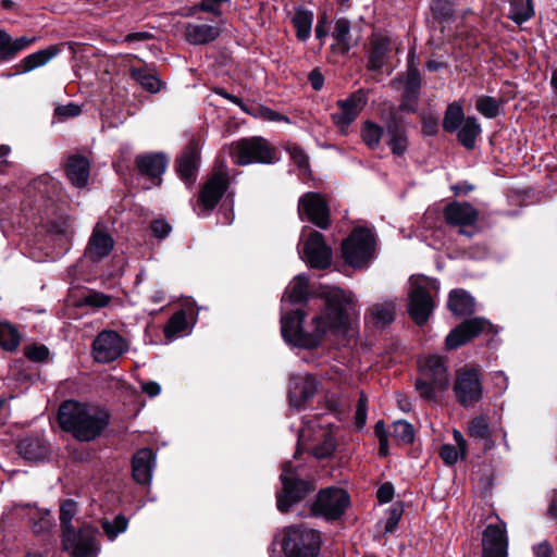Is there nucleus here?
<instances>
[{"mask_svg": "<svg viewBox=\"0 0 557 557\" xmlns=\"http://www.w3.org/2000/svg\"><path fill=\"white\" fill-rule=\"evenodd\" d=\"M20 334L9 323H0V346L9 351L14 350L20 344Z\"/></svg>", "mask_w": 557, "mask_h": 557, "instance_id": "obj_43", "label": "nucleus"}, {"mask_svg": "<svg viewBox=\"0 0 557 557\" xmlns=\"http://www.w3.org/2000/svg\"><path fill=\"white\" fill-rule=\"evenodd\" d=\"M35 513L40 516V520L39 522L37 523H34L33 524V530L35 533H40V532H45L47 530H49V528L51 527V522H50V519H49V512H40L39 510H35Z\"/></svg>", "mask_w": 557, "mask_h": 557, "instance_id": "obj_62", "label": "nucleus"}, {"mask_svg": "<svg viewBox=\"0 0 557 557\" xmlns=\"http://www.w3.org/2000/svg\"><path fill=\"white\" fill-rule=\"evenodd\" d=\"M151 230L153 234L159 238H164L170 233V225L163 220H156L151 224Z\"/></svg>", "mask_w": 557, "mask_h": 557, "instance_id": "obj_63", "label": "nucleus"}, {"mask_svg": "<svg viewBox=\"0 0 557 557\" xmlns=\"http://www.w3.org/2000/svg\"><path fill=\"white\" fill-rule=\"evenodd\" d=\"M349 504L348 494L338 487L322 490L317 497L313 509L327 519L341 517Z\"/></svg>", "mask_w": 557, "mask_h": 557, "instance_id": "obj_13", "label": "nucleus"}, {"mask_svg": "<svg viewBox=\"0 0 557 557\" xmlns=\"http://www.w3.org/2000/svg\"><path fill=\"white\" fill-rule=\"evenodd\" d=\"M367 101L368 99L363 90H358L347 99L337 101L338 111L332 114L333 123L342 132H345L357 119Z\"/></svg>", "mask_w": 557, "mask_h": 557, "instance_id": "obj_15", "label": "nucleus"}, {"mask_svg": "<svg viewBox=\"0 0 557 557\" xmlns=\"http://www.w3.org/2000/svg\"><path fill=\"white\" fill-rule=\"evenodd\" d=\"M320 534L302 525L287 528L281 542L287 557H315L320 550Z\"/></svg>", "mask_w": 557, "mask_h": 557, "instance_id": "obj_4", "label": "nucleus"}, {"mask_svg": "<svg viewBox=\"0 0 557 557\" xmlns=\"http://www.w3.org/2000/svg\"><path fill=\"white\" fill-rule=\"evenodd\" d=\"M77 505L72 499H66L62 503L60 508V521L62 531H66L67 529H74L71 524L72 519L76 515Z\"/></svg>", "mask_w": 557, "mask_h": 557, "instance_id": "obj_49", "label": "nucleus"}, {"mask_svg": "<svg viewBox=\"0 0 557 557\" xmlns=\"http://www.w3.org/2000/svg\"><path fill=\"white\" fill-rule=\"evenodd\" d=\"M168 161L163 154L149 153L136 158L138 171L153 181L156 185L160 184V176L166 169Z\"/></svg>", "mask_w": 557, "mask_h": 557, "instance_id": "obj_24", "label": "nucleus"}, {"mask_svg": "<svg viewBox=\"0 0 557 557\" xmlns=\"http://www.w3.org/2000/svg\"><path fill=\"white\" fill-rule=\"evenodd\" d=\"M298 212L320 228L329 226L330 212L325 200L315 193H308L299 199Z\"/></svg>", "mask_w": 557, "mask_h": 557, "instance_id": "obj_16", "label": "nucleus"}, {"mask_svg": "<svg viewBox=\"0 0 557 557\" xmlns=\"http://www.w3.org/2000/svg\"><path fill=\"white\" fill-rule=\"evenodd\" d=\"M349 33L350 26L348 21L344 18L337 20L333 30V38L335 39L334 50L346 53L350 49Z\"/></svg>", "mask_w": 557, "mask_h": 557, "instance_id": "obj_39", "label": "nucleus"}, {"mask_svg": "<svg viewBox=\"0 0 557 557\" xmlns=\"http://www.w3.org/2000/svg\"><path fill=\"white\" fill-rule=\"evenodd\" d=\"M114 242L101 223H97L89 238L85 255L92 261H100L113 249Z\"/></svg>", "mask_w": 557, "mask_h": 557, "instance_id": "obj_22", "label": "nucleus"}, {"mask_svg": "<svg viewBox=\"0 0 557 557\" xmlns=\"http://www.w3.org/2000/svg\"><path fill=\"white\" fill-rule=\"evenodd\" d=\"M534 15L532 0H511L508 16L517 24L530 20Z\"/></svg>", "mask_w": 557, "mask_h": 557, "instance_id": "obj_40", "label": "nucleus"}, {"mask_svg": "<svg viewBox=\"0 0 557 557\" xmlns=\"http://www.w3.org/2000/svg\"><path fill=\"white\" fill-rule=\"evenodd\" d=\"M220 35V29L207 24H188L185 27V38L189 44L203 45L214 40Z\"/></svg>", "mask_w": 557, "mask_h": 557, "instance_id": "obj_28", "label": "nucleus"}, {"mask_svg": "<svg viewBox=\"0 0 557 557\" xmlns=\"http://www.w3.org/2000/svg\"><path fill=\"white\" fill-rule=\"evenodd\" d=\"M128 520L123 515H117L113 521L104 520L102 529L110 541H113L119 534L126 531Z\"/></svg>", "mask_w": 557, "mask_h": 557, "instance_id": "obj_47", "label": "nucleus"}, {"mask_svg": "<svg viewBox=\"0 0 557 557\" xmlns=\"http://www.w3.org/2000/svg\"><path fill=\"white\" fill-rule=\"evenodd\" d=\"M421 375L433 382L438 389H446L449 384L446 360L437 355H430L420 361Z\"/></svg>", "mask_w": 557, "mask_h": 557, "instance_id": "obj_21", "label": "nucleus"}, {"mask_svg": "<svg viewBox=\"0 0 557 557\" xmlns=\"http://www.w3.org/2000/svg\"><path fill=\"white\" fill-rule=\"evenodd\" d=\"M420 86L421 77L418 69L409 66L405 83L404 100L400 104L401 111H416Z\"/></svg>", "mask_w": 557, "mask_h": 557, "instance_id": "obj_26", "label": "nucleus"}, {"mask_svg": "<svg viewBox=\"0 0 557 557\" xmlns=\"http://www.w3.org/2000/svg\"><path fill=\"white\" fill-rule=\"evenodd\" d=\"M230 0H202L199 4L201 11L213 13L214 15L221 14V5Z\"/></svg>", "mask_w": 557, "mask_h": 557, "instance_id": "obj_57", "label": "nucleus"}, {"mask_svg": "<svg viewBox=\"0 0 557 557\" xmlns=\"http://www.w3.org/2000/svg\"><path fill=\"white\" fill-rule=\"evenodd\" d=\"M289 154H290L292 159L294 160V162L299 168H304V169L307 168V165H308V157H307L305 151L299 146H293L289 149Z\"/></svg>", "mask_w": 557, "mask_h": 557, "instance_id": "obj_58", "label": "nucleus"}, {"mask_svg": "<svg viewBox=\"0 0 557 557\" xmlns=\"http://www.w3.org/2000/svg\"><path fill=\"white\" fill-rule=\"evenodd\" d=\"M199 159V149L195 143H190L177 159V173L187 186L196 181Z\"/></svg>", "mask_w": 557, "mask_h": 557, "instance_id": "obj_23", "label": "nucleus"}, {"mask_svg": "<svg viewBox=\"0 0 557 557\" xmlns=\"http://www.w3.org/2000/svg\"><path fill=\"white\" fill-rule=\"evenodd\" d=\"M54 113L61 121H63L69 117L78 116L82 113V109L78 104L69 103L57 107Z\"/></svg>", "mask_w": 557, "mask_h": 557, "instance_id": "obj_54", "label": "nucleus"}, {"mask_svg": "<svg viewBox=\"0 0 557 557\" xmlns=\"http://www.w3.org/2000/svg\"><path fill=\"white\" fill-rule=\"evenodd\" d=\"M382 134L383 128L370 121L366 122L361 129L362 140L371 149H374L379 146Z\"/></svg>", "mask_w": 557, "mask_h": 557, "instance_id": "obj_45", "label": "nucleus"}, {"mask_svg": "<svg viewBox=\"0 0 557 557\" xmlns=\"http://www.w3.org/2000/svg\"><path fill=\"white\" fill-rule=\"evenodd\" d=\"M374 251V235L368 228H355L343 242L342 252L346 263L354 268L366 265Z\"/></svg>", "mask_w": 557, "mask_h": 557, "instance_id": "obj_6", "label": "nucleus"}, {"mask_svg": "<svg viewBox=\"0 0 557 557\" xmlns=\"http://www.w3.org/2000/svg\"><path fill=\"white\" fill-rule=\"evenodd\" d=\"M96 534L97 530L90 525H83L78 532L67 529L62 536L63 547L73 557L92 556L98 550Z\"/></svg>", "mask_w": 557, "mask_h": 557, "instance_id": "obj_11", "label": "nucleus"}, {"mask_svg": "<svg viewBox=\"0 0 557 557\" xmlns=\"http://www.w3.org/2000/svg\"><path fill=\"white\" fill-rule=\"evenodd\" d=\"M187 330V320L184 311H177L172 315L169 323L164 329L165 337L169 341L174 339L180 334L186 332Z\"/></svg>", "mask_w": 557, "mask_h": 557, "instance_id": "obj_42", "label": "nucleus"}, {"mask_svg": "<svg viewBox=\"0 0 557 557\" xmlns=\"http://www.w3.org/2000/svg\"><path fill=\"white\" fill-rule=\"evenodd\" d=\"M12 44L11 36L5 30L0 29V57L2 60L13 59Z\"/></svg>", "mask_w": 557, "mask_h": 557, "instance_id": "obj_52", "label": "nucleus"}, {"mask_svg": "<svg viewBox=\"0 0 557 557\" xmlns=\"http://www.w3.org/2000/svg\"><path fill=\"white\" fill-rule=\"evenodd\" d=\"M448 308L456 315L470 314L474 310V300L466 290L455 289L449 294Z\"/></svg>", "mask_w": 557, "mask_h": 557, "instance_id": "obj_31", "label": "nucleus"}, {"mask_svg": "<svg viewBox=\"0 0 557 557\" xmlns=\"http://www.w3.org/2000/svg\"><path fill=\"white\" fill-rule=\"evenodd\" d=\"M444 215L448 224L460 227V234L472 236L473 232L463 230L466 226L473 225L478 218L479 212L469 202H453L446 206Z\"/></svg>", "mask_w": 557, "mask_h": 557, "instance_id": "obj_19", "label": "nucleus"}, {"mask_svg": "<svg viewBox=\"0 0 557 557\" xmlns=\"http://www.w3.org/2000/svg\"><path fill=\"white\" fill-rule=\"evenodd\" d=\"M371 52L369 57V66L371 70H379L383 66L387 52L389 51V38L375 34L371 40Z\"/></svg>", "mask_w": 557, "mask_h": 557, "instance_id": "obj_30", "label": "nucleus"}, {"mask_svg": "<svg viewBox=\"0 0 557 557\" xmlns=\"http://www.w3.org/2000/svg\"><path fill=\"white\" fill-rule=\"evenodd\" d=\"M230 186V175L224 164L215 166L201 188L199 206L203 211L209 212L215 208L224 193Z\"/></svg>", "mask_w": 557, "mask_h": 557, "instance_id": "obj_10", "label": "nucleus"}, {"mask_svg": "<svg viewBox=\"0 0 557 557\" xmlns=\"http://www.w3.org/2000/svg\"><path fill=\"white\" fill-rule=\"evenodd\" d=\"M454 393L457 401L463 407H470L481 400L483 385L480 370L463 367L456 373Z\"/></svg>", "mask_w": 557, "mask_h": 557, "instance_id": "obj_7", "label": "nucleus"}, {"mask_svg": "<svg viewBox=\"0 0 557 557\" xmlns=\"http://www.w3.org/2000/svg\"><path fill=\"white\" fill-rule=\"evenodd\" d=\"M534 557H552L553 548L548 542H542L533 547Z\"/></svg>", "mask_w": 557, "mask_h": 557, "instance_id": "obj_64", "label": "nucleus"}, {"mask_svg": "<svg viewBox=\"0 0 557 557\" xmlns=\"http://www.w3.org/2000/svg\"><path fill=\"white\" fill-rule=\"evenodd\" d=\"M491 329V323L482 318L467 320L447 335L446 347L455 349L481 333L490 332Z\"/></svg>", "mask_w": 557, "mask_h": 557, "instance_id": "obj_17", "label": "nucleus"}, {"mask_svg": "<svg viewBox=\"0 0 557 557\" xmlns=\"http://www.w3.org/2000/svg\"><path fill=\"white\" fill-rule=\"evenodd\" d=\"M367 397L364 394L360 395V398L356 408V424L359 428H362L366 424L367 420Z\"/></svg>", "mask_w": 557, "mask_h": 557, "instance_id": "obj_55", "label": "nucleus"}, {"mask_svg": "<svg viewBox=\"0 0 557 557\" xmlns=\"http://www.w3.org/2000/svg\"><path fill=\"white\" fill-rule=\"evenodd\" d=\"M388 146L391 147L393 153L397 156H401L408 146L407 136L404 131L397 128H389L388 131Z\"/></svg>", "mask_w": 557, "mask_h": 557, "instance_id": "obj_48", "label": "nucleus"}, {"mask_svg": "<svg viewBox=\"0 0 557 557\" xmlns=\"http://www.w3.org/2000/svg\"><path fill=\"white\" fill-rule=\"evenodd\" d=\"M457 131L458 140L461 145L467 149H472L478 136L481 134V126L475 117L468 116Z\"/></svg>", "mask_w": 557, "mask_h": 557, "instance_id": "obj_33", "label": "nucleus"}, {"mask_svg": "<svg viewBox=\"0 0 557 557\" xmlns=\"http://www.w3.org/2000/svg\"><path fill=\"white\" fill-rule=\"evenodd\" d=\"M318 389L315 379L310 374L294 375L289 384V404L296 409H300L311 399Z\"/></svg>", "mask_w": 557, "mask_h": 557, "instance_id": "obj_20", "label": "nucleus"}, {"mask_svg": "<svg viewBox=\"0 0 557 557\" xmlns=\"http://www.w3.org/2000/svg\"><path fill=\"white\" fill-rule=\"evenodd\" d=\"M330 423L315 425V423L306 425L298 437V448L307 442H312L311 450L315 458L323 459L330 457L335 449V440ZM299 449L297 450V453Z\"/></svg>", "mask_w": 557, "mask_h": 557, "instance_id": "obj_9", "label": "nucleus"}, {"mask_svg": "<svg viewBox=\"0 0 557 557\" xmlns=\"http://www.w3.org/2000/svg\"><path fill=\"white\" fill-rule=\"evenodd\" d=\"M109 301V296L98 292H92L86 297V304L97 308L106 307Z\"/></svg>", "mask_w": 557, "mask_h": 557, "instance_id": "obj_56", "label": "nucleus"}, {"mask_svg": "<svg viewBox=\"0 0 557 557\" xmlns=\"http://www.w3.org/2000/svg\"><path fill=\"white\" fill-rule=\"evenodd\" d=\"M370 315L375 325L384 327L394 320L395 304L392 301L375 304L370 309Z\"/></svg>", "mask_w": 557, "mask_h": 557, "instance_id": "obj_38", "label": "nucleus"}, {"mask_svg": "<svg viewBox=\"0 0 557 557\" xmlns=\"http://www.w3.org/2000/svg\"><path fill=\"white\" fill-rule=\"evenodd\" d=\"M17 448L20 455L28 461H40L48 455V446L46 442L40 438H24L20 442Z\"/></svg>", "mask_w": 557, "mask_h": 557, "instance_id": "obj_29", "label": "nucleus"}, {"mask_svg": "<svg viewBox=\"0 0 557 557\" xmlns=\"http://www.w3.org/2000/svg\"><path fill=\"white\" fill-rule=\"evenodd\" d=\"M25 356L36 362H41L48 359L49 350L44 345H32L25 347Z\"/></svg>", "mask_w": 557, "mask_h": 557, "instance_id": "obj_51", "label": "nucleus"}, {"mask_svg": "<svg viewBox=\"0 0 557 557\" xmlns=\"http://www.w3.org/2000/svg\"><path fill=\"white\" fill-rule=\"evenodd\" d=\"M499 101L490 96H481L476 99L475 109L487 119H494L499 113Z\"/></svg>", "mask_w": 557, "mask_h": 557, "instance_id": "obj_44", "label": "nucleus"}, {"mask_svg": "<svg viewBox=\"0 0 557 557\" xmlns=\"http://www.w3.org/2000/svg\"><path fill=\"white\" fill-rule=\"evenodd\" d=\"M400 517L401 511L398 508H393L389 510V516L384 528L386 533L393 532L397 528Z\"/></svg>", "mask_w": 557, "mask_h": 557, "instance_id": "obj_59", "label": "nucleus"}, {"mask_svg": "<svg viewBox=\"0 0 557 557\" xmlns=\"http://www.w3.org/2000/svg\"><path fill=\"white\" fill-rule=\"evenodd\" d=\"M66 176L76 187L86 186L89 177V162L84 157H71L66 165Z\"/></svg>", "mask_w": 557, "mask_h": 557, "instance_id": "obj_27", "label": "nucleus"}, {"mask_svg": "<svg viewBox=\"0 0 557 557\" xmlns=\"http://www.w3.org/2000/svg\"><path fill=\"white\" fill-rule=\"evenodd\" d=\"M296 36L299 40L305 41L311 35L313 12L305 9H298L292 17Z\"/></svg>", "mask_w": 557, "mask_h": 557, "instance_id": "obj_34", "label": "nucleus"}, {"mask_svg": "<svg viewBox=\"0 0 557 557\" xmlns=\"http://www.w3.org/2000/svg\"><path fill=\"white\" fill-rule=\"evenodd\" d=\"M468 434L474 440H484L485 449H492L494 442L491 437L490 423L486 416L473 418L468 425Z\"/></svg>", "mask_w": 557, "mask_h": 557, "instance_id": "obj_32", "label": "nucleus"}, {"mask_svg": "<svg viewBox=\"0 0 557 557\" xmlns=\"http://www.w3.org/2000/svg\"><path fill=\"white\" fill-rule=\"evenodd\" d=\"M440 456L446 465H454L457 462L460 450L453 445L444 444L440 448Z\"/></svg>", "mask_w": 557, "mask_h": 557, "instance_id": "obj_53", "label": "nucleus"}, {"mask_svg": "<svg viewBox=\"0 0 557 557\" xmlns=\"http://www.w3.org/2000/svg\"><path fill=\"white\" fill-rule=\"evenodd\" d=\"M440 284L434 278L422 275L410 277L409 314L417 324L428 321L434 309V300L431 290L437 292Z\"/></svg>", "mask_w": 557, "mask_h": 557, "instance_id": "obj_3", "label": "nucleus"}, {"mask_svg": "<svg viewBox=\"0 0 557 557\" xmlns=\"http://www.w3.org/2000/svg\"><path fill=\"white\" fill-rule=\"evenodd\" d=\"M283 490L277 494V509L286 512L312 490V485L295 478V469L290 462H285L281 474Z\"/></svg>", "mask_w": 557, "mask_h": 557, "instance_id": "obj_8", "label": "nucleus"}, {"mask_svg": "<svg viewBox=\"0 0 557 557\" xmlns=\"http://www.w3.org/2000/svg\"><path fill=\"white\" fill-rule=\"evenodd\" d=\"M126 350V341L115 331L100 332L92 343L94 359L101 363L116 360Z\"/></svg>", "mask_w": 557, "mask_h": 557, "instance_id": "obj_12", "label": "nucleus"}, {"mask_svg": "<svg viewBox=\"0 0 557 557\" xmlns=\"http://www.w3.org/2000/svg\"><path fill=\"white\" fill-rule=\"evenodd\" d=\"M154 466V455L149 448L140 449L133 458V476L140 484L151 481Z\"/></svg>", "mask_w": 557, "mask_h": 557, "instance_id": "obj_25", "label": "nucleus"}, {"mask_svg": "<svg viewBox=\"0 0 557 557\" xmlns=\"http://www.w3.org/2000/svg\"><path fill=\"white\" fill-rule=\"evenodd\" d=\"M462 107L456 102L448 106L443 120L446 132H456L465 121Z\"/></svg>", "mask_w": 557, "mask_h": 557, "instance_id": "obj_41", "label": "nucleus"}, {"mask_svg": "<svg viewBox=\"0 0 557 557\" xmlns=\"http://www.w3.org/2000/svg\"><path fill=\"white\" fill-rule=\"evenodd\" d=\"M57 53V48L49 47L47 49L39 50L35 53L27 55L21 61V73H27L39 66L47 64Z\"/></svg>", "mask_w": 557, "mask_h": 557, "instance_id": "obj_36", "label": "nucleus"}, {"mask_svg": "<svg viewBox=\"0 0 557 557\" xmlns=\"http://www.w3.org/2000/svg\"><path fill=\"white\" fill-rule=\"evenodd\" d=\"M109 420L108 411L96 405L66 400L59 408L60 426L81 442L99 437Z\"/></svg>", "mask_w": 557, "mask_h": 557, "instance_id": "obj_2", "label": "nucleus"}, {"mask_svg": "<svg viewBox=\"0 0 557 557\" xmlns=\"http://www.w3.org/2000/svg\"><path fill=\"white\" fill-rule=\"evenodd\" d=\"M300 255L311 268L325 269L331 264L332 250L319 232H310L308 238L304 239Z\"/></svg>", "mask_w": 557, "mask_h": 557, "instance_id": "obj_14", "label": "nucleus"}, {"mask_svg": "<svg viewBox=\"0 0 557 557\" xmlns=\"http://www.w3.org/2000/svg\"><path fill=\"white\" fill-rule=\"evenodd\" d=\"M35 41H36L35 37H26V36L13 39V44H12L13 45L12 46L13 58L15 57V54L17 52L26 49L28 46H30Z\"/></svg>", "mask_w": 557, "mask_h": 557, "instance_id": "obj_61", "label": "nucleus"}, {"mask_svg": "<svg viewBox=\"0 0 557 557\" xmlns=\"http://www.w3.org/2000/svg\"><path fill=\"white\" fill-rule=\"evenodd\" d=\"M231 154L236 164L273 163L276 153L269 143L261 137L238 140L231 146Z\"/></svg>", "mask_w": 557, "mask_h": 557, "instance_id": "obj_5", "label": "nucleus"}, {"mask_svg": "<svg viewBox=\"0 0 557 557\" xmlns=\"http://www.w3.org/2000/svg\"><path fill=\"white\" fill-rule=\"evenodd\" d=\"M394 496V487L389 483H385L381 485L377 490L376 497L380 503L385 504L393 499Z\"/></svg>", "mask_w": 557, "mask_h": 557, "instance_id": "obj_60", "label": "nucleus"}, {"mask_svg": "<svg viewBox=\"0 0 557 557\" xmlns=\"http://www.w3.org/2000/svg\"><path fill=\"white\" fill-rule=\"evenodd\" d=\"M307 289L308 278L306 277V275H297L286 288L282 301L285 302L286 300H288L293 305L299 304L306 299L308 294Z\"/></svg>", "mask_w": 557, "mask_h": 557, "instance_id": "obj_35", "label": "nucleus"}, {"mask_svg": "<svg viewBox=\"0 0 557 557\" xmlns=\"http://www.w3.org/2000/svg\"><path fill=\"white\" fill-rule=\"evenodd\" d=\"M507 545L506 525L488 524L482 535V556L507 557Z\"/></svg>", "mask_w": 557, "mask_h": 557, "instance_id": "obj_18", "label": "nucleus"}, {"mask_svg": "<svg viewBox=\"0 0 557 557\" xmlns=\"http://www.w3.org/2000/svg\"><path fill=\"white\" fill-rule=\"evenodd\" d=\"M392 436L403 444H409L414 438L413 426L404 420L395 421L392 425Z\"/></svg>", "mask_w": 557, "mask_h": 557, "instance_id": "obj_46", "label": "nucleus"}, {"mask_svg": "<svg viewBox=\"0 0 557 557\" xmlns=\"http://www.w3.org/2000/svg\"><path fill=\"white\" fill-rule=\"evenodd\" d=\"M131 76L149 92L156 94L161 88V82L153 72L146 67H132Z\"/></svg>", "mask_w": 557, "mask_h": 557, "instance_id": "obj_37", "label": "nucleus"}, {"mask_svg": "<svg viewBox=\"0 0 557 557\" xmlns=\"http://www.w3.org/2000/svg\"><path fill=\"white\" fill-rule=\"evenodd\" d=\"M416 389L426 400H434L436 398V391H440L432 381L424 379L422 375L416 382Z\"/></svg>", "mask_w": 557, "mask_h": 557, "instance_id": "obj_50", "label": "nucleus"}, {"mask_svg": "<svg viewBox=\"0 0 557 557\" xmlns=\"http://www.w3.org/2000/svg\"><path fill=\"white\" fill-rule=\"evenodd\" d=\"M325 311L304 325L305 313L297 309L281 318V332L286 343L300 347L318 346L327 332L345 329L349 321L348 311L352 306V296L339 288L332 287L325 295Z\"/></svg>", "mask_w": 557, "mask_h": 557, "instance_id": "obj_1", "label": "nucleus"}]
</instances>
